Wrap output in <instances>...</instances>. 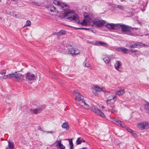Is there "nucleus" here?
<instances>
[{
  "mask_svg": "<svg viewBox=\"0 0 149 149\" xmlns=\"http://www.w3.org/2000/svg\"><path fill=\"white\" fill-rule=\"evenodd\" d=\"M53 3L56 6H58L59 8L62 11L64 12L62 13L59 15L60 17H65L68 15L71 14L72 16L67 17V19L70 21H72L74 22H76L78 24L79 23V17L77 14H74V11L73 10H70L69 9V5L61 1H58L56 0H54Z\"/></svg>",
  "mask_w": 149,
  "mask_h": 149,
  "instance_id": "1",
  "label": "nucleus"
},
{
  "mask_svg": "<svg viewBox=\"0 0 149 149\" xmlns=\"http://www.w3.org/2000/svg\"><path fill=\"white\" fill-rule=\"evenodd\" d=\"M73 94L75 96V99L76 101L79 102L81 101L80 105L81 106H84L85 109H89L90 108L89 106L84 101H82L83 100L84 97L80 93L74 91L73 92Z\"/></svg>",
  "mask_w": 149,
  "mask_h": 149,
  "instance_id": "2",
  "label": "nucleus"
},
{
  "mask_svg": "<svg viewBox=\"0 0 149 149\" xmlns=\"http://www.w3.org/2000/svg\"><path fill=\"white\" fill-rule=\"evenodd\" d=\"M11 76H11L10 77H12V79L15 78L18 82H19L24 80V76L20 73L15 72L13 74H11Z\"/></svg>",
  "mask_w": 149,
  "mask_h": 149,
  "instance_id": "3",
  "label": "nucleus"
},
{
  "mask_svg": "<svg viewBox=\"0 0 149 149\" xmlns=\"http://www.w3.org/2000/svg\"><path fill=\"white\" fill-rule=\"evenodd\" d=\"M105 23L104 20H100L99 18L96 17L94 18L93 22V24L96 26L102 27Z\"/></svg>",
  "mask_w": 149,
  "mask_h": 149,
  "instance_id": "4",
  "label": "nucleus"
},
{
  "mask_svg": "<svg viewBox=\"0 0 149 149\" xmlns=\"http://www.w3.org/2000/svg\"><path fill=\"white\" fill-rule=\"evenodd\" d=\"M44 109V106L42 105H40L35 109H30L29 111L31 114H37L40 113Z\"/></svg>",
  "mask_w": 149,
  "mask_h": 149,
  "instance_id": "5",
  "label": "nucleus"
},
{
  "mask_svg": "<svg viewBox=\"0 0 149 149\" xmlns=\"http://www.w3.org/2000/svg\"><path fill=\"white\" fill-rule=\"evenodd\" d=\"M84 18L87 20L89 23L93 22L94 19V15L91 13H84Z\"/></svg>",
  "mask_w": 149,
  "mask_h": 149,
  "instance_id": "6",
  "label": "nucleus"
},
{
  "mask_svg": "<svg viewBox=\"0 0 149 149\" xmlns=\"http://www.w3.org/2000/svg\"><path fill=\"white\" fill-rule=\"evenodd\" d=\"M149 123L146 122H142L137 124L138 127L141 130L147 129L148 128Z\"/></svg>",
  "mask_w": 149,
  "mask_h": 149,
  "instance_id": "7",
  "label": "nucleus"
},
{
  "mask_svg": "<svg viewBox=\"0 0 149 149\" xmlns=\"http://www.w3.org/2000/svg\"><path fill=\"white\" fill-rule=\"evenodd\" d=\"M24 76L26 79L29 81H33L36 80L35 75L30 72H28L25 74Z\"/></svg>",
  "mask_w": 149,
  "mask_h": 149,
  "instance_id": "8",
  "label": "nucleus"
},
{
  "mask_svg": "<svg viewBox=\"0 0 149 149\" xmlns=\"http://www.w3.org/2000/svg\"><path fill=\"white\" fill-rule=\"evenodd\" d=\"M103 91L106 95V97H107V100H110L111 99H115L117 97L114 93H112L110 94L109 92L107 91Z\"/></svg>",
  "mask_w": 149,
  "mask_h": 149,
  "instance_id": "9",
  "label": "nucleus"
},
{
  "mask_svg": "<svg viewBox=\"0 0 149 149\" xmlns=\"http://www.w3.org/2000/svg\"><path fill=\"white\" fill-rule=\"evenodd\" d=\"M91 110L97 115H99L103 118L105 117L104 114L100 110L95 107H93L91 108Z\"/></svg>",
  "mask_w": 149,
  "mask_h": 149,
  "instance_id": "10",
  "label": "nucleus"
},
{
  "mask_svg": "<svg viewBox=\"0 0 149 149\" xmlns=\"http://www.w3.org/2000/svg\"><path fill=\"white\" fill-rule=\"evenodd\" d=\"M47 8L49 11L51 13H53L54 15H56L58 13V11L56 10V8L52 4L49 5L47 7Z\"/></svg>",
  "mask_w": 149,
  "mask_h": 149,
  "instance_id": "11",
  "label": "nucleus"
},
{
  "mask_svg": "<svg viewBox=\"0 0 149 149\" xmlns=\"http://www.w3.org/2000/svg\"><path fill=\"white\" fill-rule=\"evenodd\" d=\"M118 24V29H120V27L121 28L122 31L123 32H127L129 31L130 29L128 26L124 24Z\"/></svg>",
  "mask_w": 149,
  "mask_h": 149,
  "instance_id": "12",
  "label": "nucleus"
},
{
  "mask_svg": "<svg viewBox=\"0 0 149 149\" xmlns=\"http://www.w3.org/2000/svg\"><path fill=\"white\" fill-rule=\"evenodd\" d=\"M61 140H57L56 142V146L57 149H65V147L61 143Z\"/></svg>",
  "mask_w": 149,
  "mask_h": 149,
  "instance_id": "13",
  "label": "nucleus"
},
{
  "mask_svg": "<svg viewBox=\"0 0 149 149\" xmlns=\"http://www.w3.org/2000/svg\"><path fill=\"white\" fill-rule=\"evenodd\" d=\"M118 24H113L112 23L108 24L106 26L107 28L110 29H118Z\"/></svg>",
  "mask_w": 149,
  "mask_h": 149,
  "instance_id": "14",
  "label": "nucleus"
},
{
  "mask_svg": "<svg viewBox=\"0 0 149 149\" xmlns=\"http://www.w3.org/2000/svg\"><path fill=\"white\" fill-rule=\"evenodd\" d=\"M113 122L114 123L118 126L122 127H126L125 125L120 120H114Z\"/></svg>",
  "mask_w": 149,
  "mask_h": 149,
  "instance_id": "15",
  "label": "nucleus"
},
{
  "mask_svg": "<svg viewBox=\"0 0 149 149\" xmlns=\"http://www.w3.org/2000/svg\"><path fill=\"white\" fill-rule=\"evenodd\" d=\"M94 45L96 46H99L101 45L106 47H108V45L107 43L101 41H96L95 42Z\"/></svg>",
  "mask_w": 149,
  "mask_h": 149,
  "instance_id": "16",
  "label": "nucleus"
},
{
  "mask_svg": "<svg viewBox=\"0 0 149 149\" xmlns=\"http://www.w3.org/2000/svg\"><path fill=\"white\" fill-rule=\"evenodd\" d=\"M121 65L122 63L121 62L119 61H116V63L115 64L114 66L116 70H118V71H120L119 70V69L120 68V67L121 66Z\"/></svg>",
  "mask_w": 149,
  "mask_h": 149,
  "instance_id": "17",
  "label": "nucleus"
},
{
  "mask_svg": "<svg viewBox=\"0 0 149 149\" xmlns=\"http://www.w3.org/2000/svg\"><path fill=\"white\" fill-rule=\"evenodd\" d=\"M107 107L108 108V111L109 112H111V113H113L115 111V106H111L110 105H107Z\"/></svg>",
  "mask_w": 149,
  "mask_h": 149,
  "instance_id": "18",
  "label": "nucleus"
},
{
  "mask_svg": "<svg viewBox=\"0 0 149 149\" xmlns=\"http://www.w3.org/2000/svg\"><path fill=\"white\" fill-rule=\"evenodd\" d=\"M82 142H85V141L81 137H79L77 138L76 141L77 145L80 144Z\"/></svg>",
  "mask_w": 149,
  "mask_h": 149,
  "instance_id": "19",
  "label": "nucleus"
},
{
  "mask_svg": "<svg viewBox=\"0 0 149 149\" xmlns=\"http://www.w3.org/2000/svg\"><path fill=\"white\" fill-rule=\"evenodd\" d=\"M11 74H8L7 75H3L4 76H1L0 77V79H6L8 78H10L12 79V77H11V76H11Z\"/></svg>",
  "mask_w": 149,
  "mask_h": 149,
  "instance_id": "20",
  "label": "nucleus"
},
{
  "mask_svg": "<svg viewBox=\"0 0 149 149\" xmlns=\"http://www.w3.org/2000/svg\"><path fill=\"white\" fill-rule=\"evenodd\" d=\"M66 31H65L61 30L59 32L55 33V34L58 36H60L64 35Z\"/></svg>",
  "mask_w": 149,
  "mask_h": 149,
  "instance_id": "21",
  "label": "nucleus"
},
{
  "mask_svg": "<svg viewBox=\"0 0 149 149\" xmlns=\"http://www.w3.org/2000/svg\"><path fill=\"white\" fill-rule=\"evenodd\" d=\"M117 50L118 51H121L125 53H127V49L122 47H119L118 48Z\"/></svg>",
  "mask_w": 149,
  "mask_h": 149,
  "instance_id": "22",
  "label": "nucleus"
},
{
  "mask_svg": "<svg viewBox=\"0 0 149 149\" xmlns=\"http://www.w3.org/2000/svg\"><path fill=\"white\" fill-rule=\"evenodd\" d=\"M14 149V145L13 142H11L10 141H8V147L6 148V149Z\"/></svg>",
  "mask_w": 149,
  "mask_h": 149,
  "instance_id": "23",
  "label": "nucleus"
},
{
  "mask_svg": "<svg viewBox=\"0 0 149 149\" xmlns=\"http://www.w3.org/2000/svg\"><path fill=\"white\" fill-rule=\"evenodd\" d=\"M125 93V91L123 89H121L119 90V91H117L115 94L116 95V96L117 95H123Z\"/></svg>",
  "mask_w": 149,
  "mask_h": 149,
  "instance_id": "24",
  "label": "nucleus"
},
{
  "mask_svg": "<svg viewBox=\"0 0 149 149\" xmlns=\"http://www.w3.org/2000/svg\"><path fill=\"white\" fill-rule=\"evenodd\" d=\"M116 99H111L110 100H107L106 103L108 105L112 104H113L116 101Z\"/></svg>",
  "mask_w": 149,
  "mask_h": 149,
  "instance_id": "25",
  "label": "nucleus"
},
{
  "mask_svg": "<svg viewBox=\"0 0 149 149\" xmlns=\"http://www.w3.org/2000/svg\"><path fill=\"white\" fill-rule=\"evenodd\" d=\"M62 127L63 128L67 130L69 128V127L68 125V124L67 122L64 123L61 125Z\"/></svg>",
  "mask_w": 149,
  "mask_h": 149,
  "instance_id": "26",
  "label": "nucleus"
},
{
  "mask_svg": "<svg viewBox=\"0 0 149 149\" xmlns=\"http://www.w3.org/2000/svg\"><path fill=\"white\" fill-rule=\"evenodd\" d=\"M102 89L99 87L95 86L94 87L93 91H95V92H99L102 91Z\"/></svg>",
  "mask_w": 149,
  "mask_h": 149,
  "instance_id": "27",
  "label": "nucleus"
},
{
  "mask_svg": "<svg viewBox=\"0 0 149 149\" xmlns=\"http://www.w3.org/2000/svg\"><path fill=\"white\" fill-rule=\"evenodd\" d=\"M74 48L72 46H70V47L68 48L69 52L68 53L69 54L74 55Z\"/></svg>",
  "mask_w": 149,
  "mask_h": 149,
  "instance_id": "28",
  "label": "nucleus"
},
{
  "mask_svg": "<svg viewBox=\"0 0 149 149\" xmlns=\"http://www.w3.org/2000/svg\"><path fill=\"white\" fill-rule=\"evenodd\" d=\"M89 23L88 21L84 18V19L83 20L82 22H81L80 24L82 26H86Z\"/></svg>",
  "mask_w": 149,
  "mask_h": 149,
  "instance_id": "29",
  "label": "nucleus"
},
{
  "mask_svg": "<svg viewBox=\"0 0 149 149\" xmlns=\"http://www.w3.org/2000/svg\"><path fill=\"white\" fill-rule=\"evenodd\" d=\"M103 60L104 62L107 64H108L109 63L110 61L109 58L107 56L103 58Z\"/></svg>",
  "mask_w": 149,
  "mask_h": 149,
  "instance_id": "30",
  "label": "nucleus"
},
{
  "mask_svg": "<svg viewBox=\"0 0 149 149\" xmlns=\"http://www.w3.org/2000/svg\"><path fill=\"white\" fill-rule=\"evenodd\" d=\"M68 140L69 142L70 149H72L73 146V143L72 139H69Z\"/></svg>",
  "mask_w": 149,
  "mask_h": 149,
  "instance_id": "31",
  "label": "nucleus"
},
{
  "mask_svg": "<svg viewBox=\"0 0 149 149\" xmlns=\"http://www.w3.org/2000/svg\"><path fill=\"white\" fill-rule=\"evenodd\" d=\"M138 45H139V44L138 42L137 43H134L131 44L130 45V47L132 48H136L137 47Z\"/></svg>",
  "mask_w": 149,
  "mask_h": 149,
  "instance_id": "32",
  "label": "nucleus"
},
{
  "mask_svg": "<svg viewBox=\"0 0 149 149\" xmlns=\"http://www.w3.org/2000/svg\"><path fill=\"white\" fill-rule=\"evenodd\" d=\"M138 43L139 44V45L142 47H149V45L144 43L140 42H138Z\"/></svg>",
  "mask_w": 149,
  "mask_h": 149,
  "instance_id": "33",
  "label": "nucleus"
},
{
  "mask_svg": "<svg viewBox=\"0 0 149 149\" xmlns=\"http://www.w3.org/2000/svg\"><path fill=\"white\" fill-rule=\"evenodd\" d=\"M117 7L119 10H124V7L123 6L120 5H117Z\"/></svg>",
  "mask_w": 149,
  "mask_h": 149,
  "instance_id": "34",
  "label": "nucleus"
},
{
  "mask_svg": "<svg viewBox=\"0 0 149 149\" xmlns=\"http://www.w3.org/2000/svg\"><path fill=\"white\" fill-rule=\"evenodd\" d=\"M144 109L146 110L149 111V103H148L144 105Z\"/></svg>",
  "mask_w": 149,
  "mask_h": 149,
  "instance_id": "35",
  "label": "nucleus"
},
{
  "mask_svg": "<svg viewBox=\"0 0 149 149\" xmlns=\"http://www.w3.org/2000/svg\"><path fill=\"white\" fill-rule=\"evenodd\" d=\"M31 24V22L29 20H27L26 21V23L24 26H30Z\"/></svg>",
  "mask_w": 149,
  "mask_h": 149,
  "instance_id": "36",
  "label": "nucleus"
},
{
  "mask_svg": "<svg viewBox=\"0 0 149 149\" xmlns=\"http://www.w3.org/2000/svg\"><path fill=\"white\" fill-rule=\"evenodd\" d=\"M6 71L5 70H1L0 72V73L2 75H5L6 73Z\"/></svg>",
  "mask_w": 149,
  "mask_h": 149,
  "instance_id": "37",
  "label": "nucleus"
},
{
  "mask_svg": "<svg viewBox=\"0 0 149 149\" xmlns=\"http://www.w3.org/2000/svg\"><path fill=\"white\" fill-rule=\"evenodd\" d=\"M33 4L35 5L36 6H42L41 3L40 2H33Z\"/></svg>",
  "mask_w": 149,
  "mask_h": 149,
  "instance_id": "38",
  "label": "nucleus"
},
{
  "mask_svg": "<svg viewBox=\"0 0 149 149\" xmlns=\"http://www.w3.org/2000/svg\"><path fill=\"white\" fill-rule=\"evenodd\" d=\"M74 55H77L80 52L77 49L74 48Z\"/></svg>",
  "mask_w": 149,
  "mask_h": 149,
  "instance_id": "39",
  "label": "nucleus"
},
{
  "mask_svg": "<svg viewBox=\"0 0 149 149\" xmlns=\"http://www.w3.org/2000/svg\"><path fill=\"white\" fill-rule=\"evenodd\" d=\"M84 65L86 67H87L88 68L89 67V64L88 63H86L85 62H84L83 63Z\"/></svg>",
  "mask_w": 149,
  "mask_h": 149,
  "instance_id": "40",
  "label": "nucleus"
},
{
  "mask_svg": "<svg viewBox=\"0 0 149 149\" xmlns=\"http://www.w3.org/2000/svg\"><path fill=\"white\" fill-rule=\"evenodd\" d=\"M126 129L128 132H130V133H133V131L130 129L129 128H127Z\"/></svg>",
  "mask_w": 149,
  "mask_h": 149,
  "instance_id": "41",
  "label": "nucleus"
},
{
  "mask_svg": "<svg viewBox=\"0 0 149 149\" xmlns=\"http://www.w3.org/2000/svg\"><path fill=\"white\" fill-rule=\"evenodd\" d=\"M130 50L132 52H138V50L136 49H130Z\"/></svg>",
  "mask_w": 149,
  "mask_h": 149,
  "instance_id": "42",
  "label": "nucleus"
},
{
  "mask_svg": "<svg viewBox=\"0 0 149 149\" xmlns=\"http://www.w3.org/2000/svg\"><path fill=\"white\" fill-rule=\"evenodd\" d=\"M77 29H85V30H89L90 29H88L87 28H77Z\"/></svg>",
  "mask_w": 149,
  "mask_h": 149,
  "instance_id": "43",
  "label": "nucleus"
},
{
  "mask_svg": "<svg viewBox=\"0 0 149 149\" xmlns=\"http://www.w3.org/2000/svg\"><path fill=\"white\" fill-rule=\"evenodd\" d=\"M12 1H13L15 2L14 3L17 4L18 2V1L17 0H10Z\"/></svg>",
  "mask_w": 149,
  "mask_h": 149,
  "instance_id": "44",
  "label": "nucleus"
},
{
  "mask_svg": "<svg viewBox=\"0 0 149 149\" xmlns=\"http://www.w3.org/2000/svg\"><path fill=\"white\" fill-rule=\"evenodd\" d=\"M6 3L8 4H10L11 3V1L10 0H6Z\"/></svg>",
  "mask_w": 149,
  "mask_h": 149,
  "instance_id": "45",
  "label": "nucleus"
},
{
  "mask_svg": "<svg viewBox=\"0 0 149 149\" xmlns=\"http://www.w3.org/2000/svg\"><path fill=\"white\" fill-rule=\"evenodd\" d=\"M132 135L134 136H135V135H136V134L135 133V132H134L133 131V133H132Z\"/></svg>",
  "mask_w": 149,
  "mask_h": 149,
  "instance_id": "46",
  "label": "nucleus"
},
{
  "mask_svg": "<svg viewBox=\"0 0 149 149\" xmlns=\"http://www.w3.org/2000/svg\"><path fill=\"white\" fill-rule=\"evenodd\" d=\"M47 132V133H51V134H52L53 133V132L52 131H47V132Z\"/></svg>",
  "mask_w": 149,
  "mask_h": 149,
  "instance_id": "47",
  "label": "nucleus"
},
{
  "mask_svg": "<svg viewBox=\"0 0 149 149\" xmlns=\"http://www.w3.org/2000/svg\"><path fill=\"white\" fill-rule=\"evenodd\" d=\"M120 1H121V2H123V1H125V0H120Z\"/></svg>",
  "mask_w": 149,
  "mask_h": 149,
  "instance_id": "48",
  "label": "nucleus"
},
{
  "mask_svg": "<svg viewBox=\"0 0 149 149\" xmlns=\"http://www.w3.org/2000/svg\"><path fill=\"white\" fill-rule=\"evenodd\" d=\"M39 130H40L41 131H42V130H41V128H40H40H39Z\"/></svg>",
  "mask_w": 149,
  "mask_h": 149,
  "instance_id": "49",
  "label": "nucleus"
},
{
  "mask_svg": "<svg viewBox=\"0 0 149 149\" xmlns=\"http://www.w3.org/2000/svg\"><path fill=\"white\" fill-rule=\"evenodd\" d=\"M147 35H149V34H146V36H147Z\"/></svg>",
  "mask_w": 149,
  "mask_h": 149,
  "instance_id": "50",
  "label": "nucleus"
},
{
  "mask_svg": "<svg viewBox=\"0 0 149 149\" xmlns=\"http://www.w3.org/2000/svg\"><path fill=\"white\" fill-rule=\"evenodd\" d=\"M102 108H105V107H102Z\"/></svg>",
  "mask_w": 149,
  "mask_h": 149,
  "instance_id": "51",
  "label": "nucleus"
},
{
  "mask_svg": "<svg viewBox=\"0 0 149 149\" xmlns=\"http://www.w3.org/2000/svg\"><path fill=\"white\" fill-rule=\"evenodd\" d=\"M1 2V0H0V2Z\"/></svg>",
  "mask_w": 149,
  "mask_h": 149,
  "instance_id": "52",
  "label": "nucleus"
}]
</instances>
